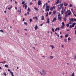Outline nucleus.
Returning <instances> with one entry per match:
<instances>
[{
    "label": "nucleus",
    "mask_w": 76,
    "mask_h": 76,
    "mask_svg": "<svg viewBox=\"0 0 76 76\" xmlns=\"http://www.w3.org/2000/svg\"><path fill=\"white\" fill-rule=\"evenodd\" d=\"M25 35H26H26H27V33H25Z\"/></svg>",
    "instance_id": "63"
},
{
    "label": "nucleus",
    "mask_w": 76,
    "mask_h": 76,
    "mask_svg": "<svg viewBox=\"0 0 76 76\" xmlns=\"http://www.w3.org/2000/svg\"><path fill=\"white\" fill-rule=\"evenodd\" d=\"M52 31L53 32H54V28H52Z\"/></svg>",
    "instance_id": "33"
},
{
    "label": "nucleus",
    "mask_w": 76,
    "mask_h": 76,
    "mask_svg": "<svg viewBox=\"0 0 76 76\" xmlns=\"http://www.w3.org/2000/svg\"><path fill=\"white\" fill-rule=\"evenodd\" d=\"M48 14H46V17H48Z\"/></svg>",
    "instance_id": "62"
},
{
    "label": "nucleus",
    "mask_w": 76,
    "mask_h": 76,
    "mask_svg": "<svg viewBox=\"0 0 76 76\" xmlns=\"http://www.w3.org/2000/svg\"><path fill=\"white\" fill-rule=\"evenodd\" d=\"M62 6H63V3H62L61 4H60V7H62Z\"/></svg>",
    "instance_id": "41"
},
{
    "label": "nucleus",
    "mask_w": 76,
    "mask_h": 76,
    "mask_svg": "<svg viewBox=\"0 0 76 76\" xmlns=\"http://www.w3.org/2000/svg\"><path fill=\"white\" fill-rule=\"evenodd\" d=\"M64 13V12L62 10L61 11V13L62 15Z\"/></svg>",
    "instance_id": "32"
},
{
    "label": "nucleus",
    "mask_w": 76,
    "mask_h": 76,
    "mask_svg": "<svg viewBox=\"0 0 76 76\" xmlns=\"http://www.w3.org/2000/svg\"><path fill=\"white\" fill-rule=\"evenodd\" d=\"M72 22L71 21H70L69 22V24H72Z\"/></svg>",
    "instance_id": "28"
},
{
    "label": "nucleus",
    "mask_w": 76,
    "mask_h": 76,
    "mask_svg": "<svg viewBox=\"0 0 76 76\" xmlns=\"http://www.w3.org/2000/svg\"><path fill=\"white\" fill-rule=\"evenodd\" d=\"M64 45H61V47L63 48H64Z\"/></svg>",
    "instance_id": "57"
},
{
    "label": "nucleus",
    "mask_w": 76,
    "mask_h": 76,
    "mask_svg": "<svg viewBox=\"0 0 76 76\" xmlns=\"http://www.w3.org/2000/svg\"><path fill=\"white\" fill-rule=\"evenodd\" d=\"M42 20H44V15H42V18H41Z\"/></svg>",
    "instance_id": "14"
},
{
    "label": "nucleus",
    "mask_w": 76,
    "mask_h": 76,
    "mask_svg": "<svg viewBox=\"0 0 76 76\" xmlns=\"http://www.w3.org/2000/svg\"><path fill=\"white\" fill-rule=\"evenodd\" d=\"M62 23V25L61 27V28L62 29H64V26H65V25H64V22H63Z\"/></svg>",
    "instance_id": "6"
},
{
    "label": "nucleus",
    "mask_w": 76,
    "mask_h": 76,
    "mask_svg": "<svg viewBox=\"0 0 76 76\" xmlns=\"http://www.w3.org/2000/svg\"><path fill=\"white\" fill-rule=\"evenodd\" d=\"M74 59H76V56H74Z\"/></svg>",
    "instance_id": "52"
},
{
    "label": "nucleus",
    "mask_w": 76,
    "mask_h": 76,
    "mask_svg": "<svg viewBox=\"0 0 76 76\" xmlns=\"http://www.w3.org/2000/svg\"><path fill=\"white\" fill-rule=\"evenodd\" d=\"M74 29H76V25L75 26L74 28Z\"/></svg>",
    "instance_id": "59"
},
{
    "label": "nucleus",
    "mask_w": 76,
    "mask_h": 76,
    "mask_svg": "<svg viewBox=\"0 0 76 76\" xmlns=\"http://www.w3.org/2000/svg\"><path fill=\"white\" fill-rule=\"evenodd\" d=\"M8 71L9 72H11V71H10V70L9 69H8Z\"/></svg>",
    "instance_id": "51"
},
{
    "label": "nucleus",
    "mask_w": 76,
    "mask_h": 76,
    "mask_svg": "<svg viewBox=\"0 0 76 76\" xmlns=\"http://www.w3.org/2000/svg\"><path fill=\"white\" fill-rule=\"evenodd\" d=\"M70 21L72 22V23H73V18H72L70 19Z\"/></svg>",
    "instance_id": "20"
},
{
    "label": "nucleus",
    "mask_w": 76,
    "mask_h": 76,
    "mask_svg": "<svg viewBox=\"0 0 76 76\" xmlns=\"http://www.w3.org/2000/svg\"><path fill=\"white\" fill-rule=\"evenodd\" d=\"M64 41L66 42H67V39H64Z\"/></svg>",
    "instance_id": "27"
},
{
    "label": "nucleus",
    "mask_w": 76,
    "mask_h": 76,
    "mask_svg": "<svg viewBox=\"0 0 76 76\" xmlns=\"http://www.w3.org/2000/svg\"><path fill=\"white\" fill-rule=\"evenodd\" d=\"M58 10H61V7H58Z\"/></svg>",
    "instance_id": "36"
},
{
    "label": "nucleus",
    "mask_w": 76,
    "mask_h": 76,
    "mask_svg": "<svg viewBox=\"0 0 76 76\" xmlns=\"http://www.w3.org/2000/svg\"><path fill=\"white\" fill-rule=\"evenodd\" d=\"M69 7H72V4H69Z\"/></svg>",
    "instance_id": "39"
},
{
    "label": "nucleus",
    "mask_w": 76,
    "mask_h": 76,
    "mask_svg": "<svg viewBox=\"0 0 76 76\" xmlns=\"http://www.w3.org/2000/svg\"><path fill=\"white\" fill-rule=\"evenodd\" d=\"M53 9H56V6H54L53 7H51L50 9L51 11H53Z\"/></svg>",
    "instance_id": "5"
},
{
    "label": "nucleus",
    "mask_w": 76,
    "mask_h": 76,
    "mask_svg": "<svg viewBox=\"0 0 76 76\" xmlns=\"http://www.w3.org/2000/svg\"><path fill=\"white\" fill-rule=\"evenodd\" d=\"M57 30V28H56V29L55 30V31H56Z\"/></svg>",
    "instance_id": "56"
},
{
    "label": "nucleus",
    "mask_w": 76,
    "mask_h": 76,
    "mask_svg": "<svg viewBox=\"0 0 76 76\" xmlns=\"http://www.w3.org/2000/svg\"><path fill=\"white\" fill-rule=\"evenodd\" d=\"M60 37L61 38H63V36H62V35H61L60 36Z\"/></svg>",
    "instance_id": "60"
},
{
    "label": "nucleus",
    "mask_w": 76,
    "mask_h": 76,
    "mask_svg": "<svg viewBox=\"0 0 76 76\" xmlns=\"http://www.w3.org/2000/svg\"><path fill=\"white\" fill-rule=\"evenodd\" d=\"M65 13H68V15H69V16H70V15H71V14L72 13V12H71L70 11V10H67L66 12Z\"/></svg>",
    "instance_id": "2"
},
{
    "label": "nucleus",
    "mask_w": 76,
    "mask_h": 76,
    "mask_svg": "<svg viewBox=\"0 0 76 76\" xmlns=\"http://www.w3.org/2000/svg\"><path fill=\"white\" fill-rule=\"evenodd\" d=\"M0 32H3V34L4 33V32L2 30H0Z\"/></svg>",
    "instance_id": "45"
},
{
    "label": "nucleus",
    "mask_w": 76,
    "mask_h": 76,
    "mask_svg": "<svg viewBox=\"0 0 76 76\" xmlns=\"http://www.w3.org/2000/svg\"><path fill=\"white\" fill-rule=\"evenodd\" d=\"M29 11H28V12L27 13V15H29Z\"/></svg>",
    "instance_id": "54"
},
{
    "label": "nucleus",
    "mask_w": 76,
    "mask_h": 76,
    "mask_svg": "<svg viewBox=\"0 0 76 76\" xmlns=\"http://www.w3.org/2000/svg\"><path fill=\"white\" fill-rule=\"evenodd\" d=\"M57 37H59V34H57Z\"/></svg>",
    "instance_id": "61"
},
{
    "label": "nucleus",
    "mask_w": 76,
    "mask_h": 76,
    "mask_svg": "<svg viewBox=\"0 0 76 76\" xmlns=\"http://www.w3.org/2000/svg\"><path fill=\"white\" fill-rule=\"evenodd\" d=\"M0 63H2L3 64H5L6 63V61H4L3 62H0Z\"/></svg>",
    "instance_id": "16"
},
{
    "label": "nucleus",
    "mask_w": 76,
    "mask_h": 76,
    "mask_svg": "<svg viewBox=\"0 0 76 76\" xmlns=\"http://www.w3.org/2000/svg\"><path fill=\"white\" fill-rule=\"evenodd\" d=\"M72 25H74V26H75V25H76V23H72Z\"/></svg>",
    "instance_id": "44"
},
{
    "label": "nucleus",
    "mask_w": 76,
    "mask_h": 76,
    "mask_svg": "<svg viewBox=\"0 0 76 76\" xmlns=\"http://www.w3.org/2000/svg\"><path fill=\"white\" fill-rule=\"evenodd\" d=\"M25 3V1H23L22 3H21V4H24Z\"/></svg>",
    "instance_id": "35"
},
{
    "label": "nucleus",
    "mask_w": 76,
    "mask_h": 76,
    "mask_svg": "<svg viewBox=\"0 0 76 76\" xmlns=\"http://www.w3.org/2000/svg\"><path fill=\"white\" fill-rule=\"evenodd\" d=\"M68 5V4L66 3V2H64V6H67Z\"/></svg>",
    "instance_id": "11"
},
{
    "label": "nucleus",
    "mask_w": 76,
    "mask_h": 76,
    "mask_svg": "<svg viewBox=\"0 0 76 76\" xmlns=\"http://www.w3.org/2000/svg\"><path fill=\"white\" fill-rule=\"evenodd\" d=\"M64 21L65 22L66 21V18H64Z\"/></svg>",
    "instance_id": "30"
},
{
    "label": "nucleus",
    "mask_w": 76,
    "mask_h": 76,
    "mask_svg": "<svg viewBox=\"0 0 76 76\" xmlns=\"http://www.w3.org/2000/svg\"><path fill=\"white\" fill-rule=\"evenodd\" d=\"M50 22V18H48L47 20V22H46V23H49V22Z\"/></svg>",
    "instance_id": "13"
},
{
    "label": "nucleus",
    "mask_w": 76,
    "mask_h": 76,
    "mask_svg": "<svg viewBox=\"0 0 76 76\" xmlns=\"http://www.w3.org/2000/svg\"><path fill=\"white\" fill-rule=\"evenodd\" d=\"M24 24L25 25H28V23H26V22H24Z\"/></svg>",
    "instance_id": "42"
},
{
    "label": "nucleus",
    "mask_w": 76,
    "mask_h": 76,
    "mask_svg": "<svg viewBox=\"0 0 76 76\" xmlns=\"http://www.w3.org/2000/svg\"><path fill=\"white\" fill-rule=\"evenodd\" d=\"M50 7L49 6L47 5L46 6V9H45V11H47V12H49V10H50Z\"/></svg>",
    "instance_id": "3"
},
{
    "label": "nucleus",
    "mask_w": 76,
    "mask_h": 76,
    "mask_svg": "<svg viewBox=\"0 0 76 76\" xmlns=\"http://www.w3.org/2000/svg\"><path fill=\"white\" fill-rule=\"evenodd\" d=\"M53 58H54V56H50V59L51 60V59H53Z\"/></svg>",
    "instance_id": "19"
},
{
    "label": "nucleus",
    "mask_w": 76,
    "mask_h": 76,
    "mask_svg": "<svg viewBox=\"0 0 76 76\" xmlns=\"http://www.w3.org/2000/svg\"><path fill=\"white\" fill-rule=\"evenodd\" d=\"M32 4H33L32 3V2H30V5H32Z\"/></svg>",
    "instance_id": "40"
},
{
    "label": "nucleus",
    "mask_w": 76,
    "mask_h": 76,
    "mask_svg": "<svg viewBox=\"0 0 76 76\" xmlns=\"http://www.w3.org/2000/svg\"><path fill=\"white\" fill-rule=\"evenodd\" d=\"M29 21L30 22V23H31L32 22V20L31 19H30Z\"/></svg>",
    "instance_id": "29"
},
{
    "label": "nucleus",
    "mask_w": 76,
    "mask_h": 76,
    "mask_svg": "<svg viewBox=\"0 0 76 76\" xmlns=\"http://www.w3.org/2000/svg\"><path fill=\"white\" fill-rule=\"evenodd\" d=\"M67 37H68V35H67V34H66V35H65V38H67Z\"/></svg>",
    "instance_id": "43"
},
{
    "label": "nucleus",
    "mask_w": 76,
    "mask_h": 76,
    "mask_svg": "<svg viewBox=\"0 0 76 76\" xmlns=\"http://www.w3.org/2000/svg\"><path fill=\"white\" fill-rule=\"evenodd\" d=\"M49 15H51V12H50L49 13Z\"/></svg>",
    "instance_id": "47"
},
{
    "label": "nucleus",
    "mask_w": 76,
    "mask_h": 76,
    "mask_svg": "<svg viewBox=\"0 0 76 76\" xmlns=\"http://www.w3.org/2000/svg\"><path fill=\"white\" fill-rule=\"evenodd\" d=\"M68 32H69V31H70V29H67L66 30Z\"/></svg>",
    "instance_id": "50"
},
{
    "label": "nucleus",
    "mask_w": 76,
    "mask_h": 76,
    "mask_svg": "<svg viewBox=\"0 0 76 76\" xmlns=\"http://www.w3.org/2000/svg\"><path fill=\"white\" fill-rule=\"evenodd\" d=\"M10 73L11 74L12 76H14V75H13V72H12V71L10 72Z\"/></svg>",
    "instance_id": "18"
},
{
    "label": "nucleus",
    "mask_w": 76,
    "mask_h": 76,
    "mask_svg": "<svg viewBox=\"0 0 76 76\" xmlns=\"http://www.w3.org/2000/svg\"><path fill=\"white\" fill-rule=\"evenodd\" d=\"M75 34H76V30H75Z\"/></svg>",
    "instance_id": "64"
},
{
    "label": "nucleus",
    "mask_w": 76,
    "mask_h": 76,
    "mask_svg": "<svg viewBox=\"0 0 76 76\" xmlns=\"http://www.w3.org/2000/svg\"><path fill=\"white\" fill-rule=\"evenodd\" d=\"M45 4L43 7V9H45Z\"/></svg>",
    "instance_id": "34"
},
{
    "label": "nucleus",
    "mask_w": 76,
    "mask_h": 76,
    "mask_svg": "<svg viewBox=\"0 0 76 76\" xmlns=\"http://www.w3.org/2000/svg\"><path fill=\"white\" fill-rule=\"evenodd\" d=\"M56 11H54L53 12V15H54V14H55L56 13Z\"/></svg>",
    "instance_id": "37"
},
{
    "label": "nucleus",
    "mask_w": 76,
    "mask_h": 76,
    "mask_svg": "<svg viewBox=\"0 0 76 76\" xmlns=\"http://www.w3.org/2000/svg\"><path fill=\"white\" fill-rule=\"evenodd\" d=\"M23 7H25V9H26L27 8V5L25 3L23 6Z\"/></svg>",
    "instance_id": "4"
},
{
    "label": "nucleus",
    "mask_w": 76,
    "mask_h": 76,
    "mask_svg": "<svg viewBox=\"0 0 76 76\" xmlns=\"http://www.w3.org/2000/svg\"><path fill=\"white\" fill-rule=\"evenodd\" d=\"M5 67H7V68H8L9 67V66H8V65L7 64L5 65Z\"/></svg>",
    "instance_id": "24"
},
{
    "label": "nucleus",
    "mask_w": 76,
    "mask_h": 76,
    "mask_svg": "<svg viewBox=\"0 0 76 76\" xmlns=\"http://www.w3.org/2000/svg\"><path fill=\"white\" fill-rule=\"evenodd\" d=\"M50 47H52V49H53V48H54V46H53V45H50Z\"/></svg>",
    "instance_id": "25"
},
{
    "label": "nucleus",
    "mask_w": 76,
    "mask_h": 76,
    "mask_svg": "<svg viewBox=\"0 0 76 76\" xmlns=\"http://www.w3.org/2000/svg\"><path fill=\"white\" fill-rule=\"evenodd\" d=\"M59 1L60 0H57L56 2L54 4L56 5V4H58V3H59Z\"/></svg>",
    "instance_id": "10"
},
{
    "label": "nucleus",
    "mask_w": 76,
    "mask_h": 76,
    "mask_svg": "<svg viewBox=\"0 0 76 76\" xmlns=\"http://www.w3.org/2000/svg\"><path fill=\"white\" fill-rule=\"evenodd\" d=\"M24 15L25 16H27V14L26 13H25Z\"/></svg>",
    "instance_id": "58"
},
{
    "label": "nucleus",
    "mask_w": 76,
    "mask_h": 76,
    "mask_svg": "<svg viewBox=\"0 0 76 76\" xmlns=\"http://www.w3.org/2000/svg\"><path fill=\"white\" fill-rule=\"evenodd\" d=\"M65 17H67V16H69V15H68V14H67V13L65 12Z\"/></svg>",
    "instance_id": "12"
},
{
    "label": "nucleus",
    "mask_w": 76,
    "mask_h": 76,
    "mask_svg": "<svg viewBox=\"0 0 76 76\" xmlns=\"http://www.w3.org/2000/svg\"><path fill=\"white\" fill-rule=\"evenodd\" d=\"M34 9L36 10H37V11H38L39 10V9L38 8V7H34Z\"/></svg>",
    "instance_id": "15"
},
{
    "label": "nucleus",
    "mask_w": 76,
    "mask_h": 76,
    "mask_svg": "<svg viewBox=\"0 0 76 76\" xmlns=\"http://www.w3.org/2000/svg\"><path fill=\"white\" fill-rule=\"evenodd\" d=\"M69 28H72V25H70L69 26Z\"/></svg>",
    "instance_id": "46"
},
{
    "label": "nucleus",
    "mask_w": 76,
    "mask_h": 76,
    "mask_svg": "<svg viewBox=\"0 0 76 76\" xmlns=\"http://www.w3.org/2000/svg\"><path fill=\"white\" fill-rule=\"evenodd\" d=\"M4 75L5 76H6L7 75L5 73H4Z\"/></svg>",
    "instance_id": "49"
},
{
    "label": "nucleus",
    "mask_w": 76,
    "mask_h": 76,
    "mask_svg": "<svg viewBox=\"0 0 76 76\" xmlns=\"http://www.w3.org/2000/svg\"><path fill=\"white\" fill-rule=\"evenodd\" d=\"M61 19H62V17L61 16L58 17V20H59L60 22H61Z\"/></svg>",
    "instance_id": "7"
},
{
    "label": "nucleus",
    "mask_w": 76,
    "mask_h": 76,
    "mask_svg": "<svg viewBox=\"0 0 76 76\" xmlns=\"http://www.w3.org/2000/svg\"><path fill=\"white\" fill-rule=\"evenodd\" d=\"M34 28H35V30H37L38 29V26L36 25V26L34 27Z\"/></svg>",
    "instance_id": "17"
},
{
    "label": "nucleus",
    "mask_w": 76,
    "mask_h": 76,
    "mask_svg": "<svg viewBox=\"0 0 76 76\" xmlns=\"http://www.w3.org/2000/svg\"><path fill=\"white\" fill-rule=\"evenodd\" d=\"M57 20V18H56L55 17L53 18V19L52 20V22H56Z\"/></svg>",
    "instance_id": "8"
},
{
    "label": "nucleus",
    "mask_w": 76,
    "mask_h": 76,
    "mask_svg": "<svg viewBox=\"0 0 76 76\" xmlns=\"http://www.w3.org/2000/svg\"><path fill=\"white\" fill-rule=\"evenodd\" d=\"M28 11V12H31V9L29 7H28V9L27 10Z\"/></svg>",
    "instance_id": "23"
},
{
    "label": "nucleus",
    "mask_w": 76,
    "mask_h": 76,
    "mask_svg": "<svg viewBox=\"0 0 76 76\" xmlns=\"http://www.w3.org/2000/svg\"><path fill=\"white\" fill-rule=\"evenodd\" d=\"M40 73L42 76H45L47 75V73L45 70L42 69V72H40Z\"/></svg>",
    "instance_id": "1"
},
{
    "label": "nucleus",
    "mask_w": 76,
    "mask_h": 76,
    "mask_svg": "<svg viewBox=\"0 0 76 76\" xmlns=\"http://www.w3.org/2000/svg\"><path fill=\"white\" fill-rule=\"evenodd\" d=\"M61 16V14L60 13H59L58 15V17H60Z\"/></svg>",
    "instance_id": "38"
},
{
    "label": "nucleus",
    "mask_w": 76,
    "mask_h": 76,
    "mask_svg": "<svg viewBox=\"0 0 76 76\" xmlns=\"http://www.w3.org/2000/svg\"><path fill=\"white\" fill-rule=\"evenodd\" d=\"M66 26H67V27H69V24L68 23V24H66Z\"/></svg>",
    "instance_id": "31"
},
{
    "label": "nucleus",
    "mask_w": 76,
    "mask_h": 76,
    "mask_svg": "<svg viewBox=\"0 0 76 76\" xmlns=\"http://www.w3.org/2000/svg\"><path fill=\"white\" fill-rule=\"evenodd\" d=\"M19 12H20V13H21V9H20L19 11Z\"/></svg>",
    "instance_id": "53"
},
{
    "label": "nucleus",
    "mask_w": 76,
    "mask_h": 76,
    "mask_svg": "<svg viewBox=\"0 0 76 76\" xmlns=\"http://www.w3.org/2000/svg\"><path fill=\"white\" fill-rule=\"evenodd\" d=\"M38 6H39V5H41V4H42L41 1H39L38 2Z\"/></svg>",
    "instance_id": "9"
},
{
    "label": "nucleus",
    "mask_w": 76,
    "mask_h": 76,
    "mask_svg": "<svg viewBox=\"0 0 76 76\" xmlns=\"http://www.w3.org/2000/svg\"><path fill=\"white\" fill-rule=\"evenodd\" d=\"M12 7V5H11L10 7L8 8V9H9V10H10V9H11Z\"/></svg>",
    "instance_id": "22"
},
{
    "label": "nucleus",
    "mask_w": 76,
    "mask_h": 76,
    "mask_svg": "<svg viewBox=\"0 0 76 76\" xmlns=\"http://www.w3.org/2000/svg\"><path fill=\"white\" fill-rule=\"evenodd\" d=\"M33 19H36V20H38V18H37V17H34L33 18Z\"/></svg>",
    "instance_id": "21"
},
{
    "label": "nucleus",
    "mask_w": 76,
    "mask_h": 76,
    "mask_svg": "<svg viewBox=\"0 0 76 76\" xmlns=\"http://www.w3.org/2000/svg\"><path fill=\"white\" fill-rule=\"evenodd\" d=\"M71 76H75V73L73 72V73L72 74Z\"/></svg>",
    "instance_id": "26"
},
{
    "label": "nucleus",
    "mask_w": 76,
    "mask_h": 76,
    "mask_svg": "<svg viewBox=\"0 0 76 76\" xmlns=\"http://www.w3.org/2000/svg\"><path fill=\"white\" fill-rule=\"evenodd\" d=\"M57 29L58 31H59V30H60V28L59 27H58Z\"/></svg>",
    "instance_id": "48"
},
{
    "label": "nucleus",
    "mask_w": 76,
    "mask_h": 76,
    "mask_svg": "<svg viewBox=\"0 0 76 76\" xmlns=\"http://www.w3.org/2000/svg\"><path fill=\"white\" fill-rule=\"evenodd\" d=\"M22 21H25V18H23Z\"/></svg>",
    "instance_id": "55"
}]
</instances>
